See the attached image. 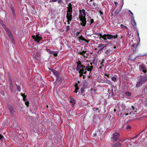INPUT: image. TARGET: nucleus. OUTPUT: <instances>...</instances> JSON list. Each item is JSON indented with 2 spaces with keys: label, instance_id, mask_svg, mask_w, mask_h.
<instances>
[{
  "label": "nucleus",
  "instance_id": "f257e3e1",
  "mask_svg": "<svg viewBox=\"0 0 147 147\" xmlns=\"http://www.w3.org/2000/svg\"><path fill=\"white\" fill-rule=\"evenodd\" d=\"M96 34L98 36H100V39L102 38L104 40H107V39H111L116 38L118 37L117 34H115V35H113L109 34H104L103 35L101 34L96 33Z\"/></svg>",
  "mask_w": 147,
  "mask_h": 147
},
{
  "label": "nucleus",
  "instance_id": "f03ea898",
  "mask_svg": "<svg viewBox=\"0 0 147 147\" xmlns=\"http://www.w3.org/2000/svg\"><path fill=\"white\" fill-rule=\"evenodd\" d=\"M3 28L5 30V31L9 38L11 39V40H13L14 38L12 34L11 33L10 30L8 28L6 27V25H4L3 26Z\"/></svg>",
  "mask_w": 147,
  "mask_h": 147
},
{
  "label": "nucleus",
  "instance_id": "7ed1b4c3",
  "mask_svg": "<svg viewBox=\"0 0 147 147\" xmlns=\"http://www.w3.org/2000/svg\"><path fill=\"white\" fill-rule=\"evenodd\" d=\"M72 10H68L67 11L66 18L67 20L68 24H69V22L71 21L72 19Z\"/></svg>",
  "mask_w": 147,
  "mask_h": 147
},
{
  "label": "nucleus",
  "instance_id": "20e7f679",
  "mask_svg": "<svg viewBox=\"0 0 147 147\" xmlns=\"http://www.w3.org/2000/svg\"><path fill=\"white\" fill-rule=\"evenodd\" d=\"M32 37L34 40L35 42L37 43H39L40 40H42V38L41 36H39V34H37L36 35H33Z\"/></svg>",
  "mask_w": 147,
  "mask_h": 147
},
{
  "label": "nucleus",
  "instance_id": "39448f33",
  "mask_svg": "<svg viewBox=\"0 0 147 147\" xmlns=\"http://www.w3.org/2000/svg\"><path fill=\"white\" fill-rule=\"evenodd\" d=\"M79 18L80 20L82 22V23H80L81 25L83 26H85L86 22V19L85 16H79Z\"/></svg>",
  "mask_w": 147,
  "mask_h": 147
},
{
  "label": "nucleus",
  "instance_id": "423d86ee",
  "mask_svg": "<svg viewBox=\"0 0 147 147\" xmlns=\"http://www.w3.org/2000/svg\"><path fill=\"white\" fill-rule=\"evenodd\" d=\"M81 68H82V69H84L85 70H87L88 71L90 72L93 69V66H90L89 64L88 65L86 66L82 65Z\"/></svg>",
  "mask_w": 147,
  "mask_h": 147
},
{
  "label": "nucleus",
  "instance_id": "0eeeda50",
  "mask_svg": "<svg viewBox=\"0 0 147 147\" xmlns=\"http://www.w3.org/2000/svg\"><path fill=\"white\" fill-rule=\"evenodd\" d=\"M146 67V65L143 64L139 65V70L140 71L144 72V73L147 72Z\"/></svg>",
  "mask_w": 147,
  "mask_h": 147
},
{
  "label": "nucleus",
  "instance_id": "6e6552de",
  "mask_svg": "<svg viewBox=\"0 0 147 147\" xmlns=\"http://www.w3.org/2000/svg\"><path fill=\"white\" fill-rule=\"evenodd\" d=\"M120 136V134L117 132L115 133L113 135L112 140L113 141H117Z\"/></svg>",
  "mask_w": 147,
  "mask_h": 147
},
{
  "label": "nucleus",
  "instance_id": "1a4fd4ad",
  "mask_svg": "<svg viewBox=\"0 0 147 147\" xmlns=\"http://www.w3.org/2000/svg\"><path fill=\"white\" fill-rule=\"evenodd\" d=\"M7 108L10 113L11 115H13L15 112V111L12 106L11 105H8Z\"/></svg>",
  "mask_w": 147,
  "mask_h": 147
},
{
  "label": "nucleus",
  "instance_id": "9d476101",
  "mask_svg": "<svg viewBox=\"0 0 147 147\" xmlns=\"http://www.w3.org/2000/svg\"><path fill=\"white\" fill-rule=\"evenodd\" d=\"M139 80L144 84L147 81V77L145 76H141Z\"/></svg>",
  "mask_w": 147,
  "mask_h": 147
},
{
  "label": "nucleus",
  "instance_id": "9b49d317",
  "mask_svg": "<svg viewBox=\"0 0 147 147\" xmlns=\"http://www.w3.org/2000/svg\"><path fill=\"white\" fill-rule=\"evenodd\" d=\"M131 23L133 26V28L135 29L136 27V23L134 19V17L133 16V18H131Z\"/></svg>",
  "mask_w": 147,
  "mask_h": 147
},
{
  "label": "nucleus",
  "instance_id": "f8f14e48",
  "mask_svg": "<svg viewBox=\"0 0 147 147\" xmlns=\"http://www.w3.org/2000/svg\"><path fill=\"white\" fill-rule=\"evenodd\" d=\"M76 63L77 64V66L76 68V71H78L81 68L82 65L81 64V62L80 60H78V61L76 62Z\"/></svg>",
  "mask_w": 147,
  "mask_h": 147
},
{
  "label": "nucleus",
  "instance_id": "ddd939ff",
  "mask_svg": "<svg viewBox=\"0 0 147 147\" xmlns=\"http://www.w3.org/2000/svg\"><path fill=\"white\" fill-rule=\"evenodd\" d=\"M86 51H79L78 52V53L80 55L84 57L87 58V55H86V56L85 55V54L86 53Z\"/></svg>",
  "mask_w": 147,
  "mask_h": 147
},
{
  "label": "nucleus",
  "instance_id": "4468645a",
  "mask_svg": "<svg viewBox=\"0 0 147 147\" xmlns=\"http://www.w3.org/2000/svg\"><path fill=\"white\" fill-rule=\"evenodd\" d=\"M80 15L79 16H86V12L84 9H83L82 10H79Z\"/></svg>",
  "mask_w": 147,
  "mask_h": 147
},
{
  "label": "nucleus",
  "instance_id": "2eb2a0df",
  "mask_svg": "<svg viewBox=\"0 0 147 147\" xmlns=\"http://www.w3.org/2000/svg\"><path fill=\"white\" fill-rule=\"evenodd\" d=\"M142 82H140V80L137 82L136 84V87L138 88L140 87H141L143 84Z\"/></svg>",
  "mask_w": 147,
  "mask_h": 147
},
{
  "label": "nucleus",
  "instance_id": "dca6fc26",
  "mask_svg": "<svg viewBox=\"0 0 147 147\" xmlns=\"http://www.w3.org/2000/svg\"><path fill=\"white\" fill-rule=\"evenodd\" d=\"M70 102L71 103L72 106L73 107L76 103L75 100L74 98L71 97H70Z\"/></svg>",
  "mask_w": 147,
  "mask_h": 147
},
{
  "label": "nucleus",
  "instance_id": "f3484780",
  "mask_svg": "<svg viewBox=\"0 0 147 147\" xmlns=\"http://www.w3.org/2000/svg\"><path fill=\"white\" fill-rule=\"evenodd\" d=\"M50 70L54 74L55 76H56L59 74V73L58 71L55 70L53 69H51Z\"/></svg>",
  "mask_w": 147,
  "mask_h": 147
},
{
  "label": "nucleus",
  "instance_id": "a211bd4d",
  "mask_svg": "<svg viewBox=\"0 0 147 147\" xmlns=\"http://www.w3.org/2000/svg\"><path fill=\"white\" fill-rule=\"evenodd\" d=\"M90 6L92 7L93 9H96L97 7V5L95 3L92 2L90 3Z\"/></svg>",
  "mask_w": 147,
  "mask_h": 147
},
{
  "label": "nucleus",
  "instance_id": "6ab92c4d",
  "mask_svg": "<svg viewBox=\"0 0 147 147\" xmlns=\"http://www.w3.org/2000/svg\"><path fill=\"white\" fill-rule=\"evenodd\" d=\"M121 144L119 142H117L113 144V147H121Z\"/></svg>",
  "mask_w": 147,
  "mask_h": 147
},
{
  "label": "nucleus",
  "instance_id": "aec40b11",
  "mask_svg": "<svg viewBox=\"0 0 147 147\" xmlns=\"http://www.w3.org/2000/svg\"><path fill=\"white\" fill-rule=\"evenodd\" d=\"M103 44H100L98 45L97 46V48L99 49V51L102 50L103 49Z\"/></svg>",
  "mask_w": 147,
  "mask_h": 147
},
{
  "label": "nucleus",
  "instance_id": "412c9836",
  "mask_svg": "<svg viewBox=\"0 0 147 147\" xmlns=\"http://www.w3.org/2000/svg\"><path fill=\"white\" fill-rule=\"evenodd\" d=\"M40 56V54L39 52H37L34 56V57L35 59L38 60L39 57Z\"/></svg>",
  "mask_w": 147,
  "mask_h": 147
},
{
  "label": "nucleus",
  "instance_id": "4be33fe9",
  "mask_svg": "<svg viewBox=\"0 0 147 147\" xmlns=\"http://www.w3.org/2000/svg\"><path fill=\"white\" fill-rule=\"evenodd\" d=\"M56 78L57 81L58 82H59L62 80V77L61 76H59V74L56 76Z\"/></svg>",
  "mask_w": 147,
  "mask_h": 147
},
{
  "label": "nucleus",
  "instance_id": "5701e85b",
  "mask_svg": "<svg viewBox=\"0 0 147 147\" xmlns=\"http://www.w3.org/2000/svg\"><path fill=\"white\" fill-rule=\"evenodd\" d=\"M8 82L9 84L10 85V88H12L13 86V83L11 79V78H9L8 79Z\"/></svg>",
  "mask_w": 147,
  "mask_h": 147
},
{
  "label": "nucleus",
  "instance_id": "b1692460",
  "mask_svg": "<svg viewBox=\"0 0 147 147\" xmlns=\"http://www.w3.org/2000/svg\"><path fill=\"white\" fill-rule=\"evenodd\" d=\"M21 96L23 97V100L24 101H26L27 100L26 99V96L24 94L22 93L21 94Z\"/></svg>",
  "mask_w": 147,
  "mask_h": 147
},
{
  "label": "nucleus",
  "instance_id": "393cba45",
  "mask_svg": "<svg viewBox=\"0 0 147 147\" xmlns=\"http://www.w3.org/2000/svg\"><path fill=\"white\" fill-rule=\"evenodd\" d=\"M68 7H67V8L68 10H72V4L71 3H69L68 5Z\"/></svg>",
  "mask_w": 147,
  "mask_h": 147
},
{
  "label": "nucleus",
  "instance_id": "a878e982",
  "mask_svg": "<svg viewBox=\"0 0 147 147\" xmlns=\"http://www.w3.org/2000/svg\"><path fill=\"white\" fill-rule=\"evenodd\" d=\"M108 45H111L113 46L115 45V41H109L108 42Z\"/></svg>",
  "mask_w": 147,
  "mask_h": 147
},
{
  "label": "nucleus",
  "instance_id": "bb28decb",
  "mask_svg": "<svg viewBox=\"0 0 147 147\" xmlns=\"http://www.w3.org/2000/svg\"><path fill=\"white\" fill-rule=\"evenodd\" d=\"M80 94L81 95H83L84 93V92H85V90L84 89V88H82L80 90Z\"/></svg>",
  "mask_w": 147,
  "mask_h": 147
},
{
  "label": "nucleus",
  "instance_id": "cd10ccee",
  "mask_svg": "<svg viewBox=\"0 0 147 147\" xmlns=\"http://www.w3.org/2000/svg\"><path fill=\"white\" fill-rule=\"evenodd\" d=\"M16 85L17 86V90L18 91L20 92L21 90V88H20V87L18 85L16 84Z\"/></svg>",
  "mask_w": 147,
  "mask_h": 147
},
{
  "label": "nucleus",
  "instance_id": "c85d7f7f",
  "mask_svg": "<svg viewBox=\"0 0 147 147\" xmlns=\"http://www.w3.org/2000/svg\"><path fill=\"white\" fill-rule=\"evenodd\" d=\"M120 26H121V27L122 28H123V29L125 28L127 29H128V28L126 26H124L123 24H121Z\"/></svg>",
  "mask_w": 147,
  "mask_h": 147
},
{
  "label": "nucleus",
  "instance_id": "c756f323",
  "mask_svg": "<svg viewBox=\"0 0 147 147\" xmlns=\"http://www.w3.org/2000/svg\"><path fill=\"white\" fill-rule=\"evenodd\" d=\"M125 94L127 96H129L131 95V93L128 92H126L125 93Z\"/></svg>",
  "mask_w": 147,
  "mask_h": 147
},
{
  "label": "nucleus",
  "instance_id": "7c9ffc66",
  "mask_svg": "<svg viewBox=\"0 0 147 147\" xmlns=\"http://www.w3.org/2000/svg\"><path fill=\"white\" fill-rule=\"evenodd\" d=\"M78 38L79 39V40H82L83 41L84 40V38L82 36H79L78 37Z\"/></svg>",
  "mask_w": 147,
  "mask_h": 147
},
{
  "label": "nucleus",
  "instance_id": "2f4dec72",
  "mask_svg": "<svg viewBox=\"0 0 147 147\" xmlns=\"http://www.w3.org/2000/svg\"><path fill=\"white\" fill-rule=\"evenodd\" d=\"M24 102H25V103L26 105V106L28 107L29 106V101L28 100H27L26 101H24Z\"/></svg>",
  "mask_w": 147,
  "mask_h": 147
},
{
  "label": "nucleus",
  "instance_id": "473e14b6",
  "mask_svg": "<svg viewBox=\"0 0 147 147\" xmlns=\"http://www.w3.org/2000/svg\"><path fill=\"white\" fill-rule=\"evenodd\" d=\"M84 70H85V69H81L79 70V73H84Z\"/></svg>",
  "mask_w": 147,
  "mask_h": 147
},
{
  "label": "nucleus",
  "instance_id": "72a5a7b5",
  "mask_svg": "<svg viewBox=\"0 0 147 147\" xmlns=\"http://www.w3.org/2000/svg\"><path fill=\"white\" fill-rule=\"evenodd\" d=\"M131 127L129 125H127L126 126V128L127 130H129L131 129Z\"/></svg>",
  "mask_w": 147,
  "mask_h": 147
},
{
  "label": "nucleus",
  "instance_id": "f704fd0d",
  "mask_svg": "<svg viewBox=\"0 0 147 147\" xmlns=\"http://www.w3.org/2000/svg\"><path fill=\"white\" fill-rule=\"evenodd\" d=\"M7 76H8V79L11 78V75L10 73H7Z\"/></svg>",
  "mask_w": 147,
  "mask_h": 147
},
{
  "label": "nucleus",
  "instance_id": "c9c22d12",
  "mask_svg": "<svg viewBox=\"0 0 147 147\" xmlns=\"http://www.w3.org/2000/svg\"><path fill=\"white\" fill-rule=\"evenodd\" d=\"M79 89V88L78 87H76L75 88V90L74 91V92L77 93L78 92V90Z\"/></svg>",
  "mask_w": 147,
  "mask_h": 147
},
{
  "label": "nucleus",
  "instance_id": "e433bc0d",
  "mask_svg": "<svg viewBox=\"0 0 147 147\" xmlns=\"http://www.w3.org/2000/svg\"><path fill=\"white\" fill-rule=\"evenodd\" d=\"M105 61V60L104 59H103L102 60V61L101 63H100V65L102 66H104V65L103 64V63Z\"/></svg>",
  "mask_w": 147,
  "mask_h": 147
},
{
  "label": "nucleus",
  "instance_id": "4c0bfd02",
  "mask_svg": "<svg viewBox=\"0 0 147 147\" xmlns=\"http://www.w3.org/2000/svg\"><path fill=\"white\" fill-rule=\"evenodd\" d=\"M126 34L127 36L129 37L131 35V33L128 31H126Z\"/></svg>",
  "mask_w": 147,
  "mask_h": 147
},
{
  "label": "nucleus",
  "instance_id": "58836bf2",
  "mask_svg": "<svg viewBox=\"0 0 147 147\" xmlns=\"http://www.w3.org/2000/svg\"><path fill=\"white\" fill-rule=\"evenodd\" d=\"M132 46L134 47L135 49H136L137 47V45H136V44H133L132 45Z\"/></svg>",
  "mask_w": 147,
  "mask_h": 147
},
{
  "label": "nucleus",
  "instance_id": "ea45409f",
  "mask_svg": "<svg viewBox=\"0 0 147 147\" xmlns=\"http://www.w3.org/2000/svg\"><path fill=\"white\" fill-rule=\"evenodd\" d=\"M103 49H105L107 48V46L108 45L106 44H103Z\"/></svg>",
  "mask_w": 147,
  "mask_h": 147
},
{
  "label": "nucleus",
  "instance_id": "a19ab883",
  "mask_svg": "<svg viewBox=\"0 0 147 147\" xmlns=\"http://www.w3.org/2000/svg\"><path fill=\"white\" fill-rule=\"evenodd\" d=\"M112 80L114 82H115L116 80V78L115 77H113L112 78Z\"/></svg>",
  "mask_w": 147,
  "mask_h": 147
},
{
  "label": "nucleus",
  "instance_id": "79ce46f5",
  "mask_svg": "<svg viewBox=\"0 0 147 147\" xmlns=\"http://www.w3.org/2000/svg\"><path fill=\"white\" fill-rule=\"evenodd\" d=\"M66 31L67 32L70 29V27L69 26H67L66 27Z\"/></svg>",
  "mask_w": 147,
  "mask_h": 147
},
{
  "label": "nucleus",
  "instance_id": "37998d69",
  "mask_svg": "<svg viewBox=\"0 0 147 147\" xmlns=\"http://www.w3.org/2000/svg\"><path fill=\"white\" fill-rule=\"evenodd\" d=\"M110 51V50L109 49L105 51V53L106 54H108V53Z\"/></svg>",
  "mask_w": 147,
  "mask_h": 147
},
{
  "label": "nucleus",
  "instance_id": "c03bdc74",
  "mask_svg": "<svg viewBox=\"0 0 147 147\" xmlns=\"http://www.w3.org/2000/svg\"><path fill=\"white\" fill-rule=\"evenodd\" d=\"M129 13H130L132 15V18H133V16L134 17V16L133 13L131 11H130V10H129Z\"/></svg>",
  "mask_w": 147,
  "mask_h": 147
},
{
  "label": "nucleus",
  "instance_id": "a18cd8bd",
  "mask_svg": "<svg viewBox=\"0 0 147 147\" xmlns=\"http://www.w3.org/2000/svg\"><path fill=\"white\" fill-rule=\"evenodd\" d=\"M12 13L13 14V16L14 18H15V13L14 11H11Z\"/></svg>",
  "mask_w": 147,
  "mask_h": 147
},
{
  "label": "nucleus",
  "instance_id": "49530a36",
  "mask_svg": "<svg viewBox=\"0 0 147 147\" xmlns=\"http://www.w3.org/2000/svg\"><path fill=\"white\" fill-rule=\"evenodd\" d=\"M94 22V20L93 19H90V24H91L93 23Z\"/></svg>",
  "mask_w": 147,
  "mask_h": 147
},
{
  "label": "nucleus",
  "instance_id": "de8ad7c7",
  "mask_svg": "<svg viewBox=\"0 0 147 147\" xmlns=\"http://www.w3.org/2000/svg\"><path fill=\"white\" fill-rule=\"evenodd\" d=\"M109 93L110 94H111V96H113V90H112L110 91V92H109Z\"/></svg>",
  "mask_w": 147,
  "mask_h": 147
},
{
  "label": "nucleus",
  "instance_id": "09e8293b",
  "mask_svg": "<svg viewBox=\"0 0 147 147\" xmlns=\"http://www.w3.org/2000/svg\"><path fill=\"white\" fill-rule=\"evenodd\" d=\"M140 133L139 134L137 135H136L134 137V138H138L139 136L140 135Z\"/></svg>",
  "mask_w": 147,
  "mask_h": 147
},
{
  "label": "nucleus",
  "instance_id": "8fccbe9b",
  "mask_svg": "<svg viewBox=\"0 0 147 147\" xmlns=\"http://www.w3.org/2000/svg\"><path fill=\"white\" fill-rule=\"evenodd\" d=\"M119 12H120V11L117 10L115 11V13H116V14H118L119 13Z\"/></svg>",
  "mask_w": 147,
  "mask_h": 147
},
{
  "label": "nucleus",
  "instance_id": "3c124183",
  "mask_svg": "<svg viewBox=\"0 0 147 147\" xmlns=\"http://www.w3.org/2000/svg\"><path fill=\"white\" fill-rule=\"evenodd\" d=\"M83 41H85L86 43H88L89 42V41L88 40H87L86 39L84 38V40Z\"/></svg>",
  "mask_w": 147,
  "mask_h": 147
},
{
  "label": "nucleus",
  "instance_id": "603ef678",
  "mask_svg": "<svg viewBox=\"0 0 147 147\" xmlns=\"http://www.w3.org/2000/svg\"><path fill=\"white\" fill-rule=\"evenodd\" d=\"M53 55L54 56L56 57L57 56V53H54L53 54Z\"/></svg>",
  "mask_w": 147,
  "mask_h": 147
},
{
  "label": "nucleus",
  "instance_id": "864d4df0",
  "mask_svg": "<svg viewBox=\"0 0 147 147\" xmlns=\"http://www.w3.org/2000/svg\"><path fill=\"white\" fill-rule=\"evenodd\" d=\"M57 1L58 3H60L61 2L62 0H57Z\"/></svg>",
  "mask_w": 147,
  "mask_h": 147
},
{
  "label": "nucleus",
  "instance_id": "5fc2aeb1",
  "mask_svg": "<svg viewBox=\"0 0 147 147\" xmlns=\"http://www.w3.org/2000/svg\"><path fill=\"white\" fill-rule=\"evenodd\" d=\"M80 74V75H79V76L80 77H82V75L83 74V73H79Z\"/></svg>",
  "mask_w": 147,
  "mask_h": 147
},
{
  "label": "nucleus",
  "instance_id": "6e6d98bb",
  "mask_svg": "<svg viewBox=\"0 0 147 147\" xmlns=\"http://www.w3.org/2000/svg\"><path fill=\"white\" fill-rule=\"evenodd\" d=\"M99 12H100V14L101 16V17H102V15L103 16V14L102 12L101 11H100Z\"/></svg>",
  "mask_w": 147,
  "mask_h": 147
},
{
  "label": "nucleus",
  "instance_id": "4d7b16f0",
  "mask_svg": "<svg viewBox=\"0 0 147 147\" xmlns=\"http://www.w3.org/2000/svg\"><path fill=\"white\" fill-rule=\"evenodd\" d=\"M121 107L122 108H123V109H124L125 108V107L124 105H122L121 106Z\"/></svg>",
  "mask_w": 147,
  "mask_h": 147
},
{
  "label": "nucleus",
  "instance_id": "13d9d810",
  "mask_svg": "<svg viewBox=\"0 0 147 147\" xmlns=\"http://www.w3.org/2000/svg\"><path fill=\"white\" fill-rule=\"evenodd\" d=\"M3 138V136L1 135V134H0V140L2 139Z\"/></svg>",
  "mask_w": 147,
  "mask_h": 147
},
{
  "label": "nucleus",
  "instance_id": "bf43d9fd",
  "mask_svg": "<svg viewBox=\"0 0 147 147\" xmlns=\"http://www.w3.org/2000/svg\"><path fill=\"white\" fill-rule=\"evenodd\" d=\"M11 11H14V8H13V7L11 8Z\"/></svg>",
  "mask_w": 147,
  "mask_h": 147
},
{
  "label": "nucleus",
  "instance_id": "052dcab7",
  "mask_svg": "<svg viewBox=\"0 0 147 147\" xmlns=\"http://www.w3.org/2000/svg\"><path fill=\"white\" fill-rule=\"evenodd\" d=\"M78 84L77 83H76L75 84V85H74V86L75 87V88H76V87H78Z\"/></svg>",
  "mask_w": 147,
  "mask_h": 147
},
{
  "label": "nucleus",
  "instance_id": "680f3d73",
  "mask_svg": "<svg viewBox=\"0 0 147 147\" xmlns=\"http://www.w3.org/2000/svg\"><path fill=\"white\" fill-rule=\"evenodd\" d=\"M86 70H84V73H83V74H86L87 71H86Z\"/></svg>",
  "mask_w": 147,
  "mask_h": 147
},
{
  "label": "nucleus",
  "instance_id": "e2e57ef3",
  "mask_svg": "<svg viewBox=\"0 0 147 147\" xmlns=\"http://www.w3.org/2000/svg\"><path fill=\"white\" fill-rule=\"evenodd\" d=\"M94 109H96V110H99V109H100V107H99V108H94Z\"/></svg>",
  "mask_w": 147,
  "mask_h": 147
},
{
  "label": "nucleus",
  "instance_id": "0e129e2a",
  "mask_svg": "<svg viewBox=\"0 0 147 147\" xmlns=\"http://www.w3.org/2000/svg\"><path fill=\"white\" fill-rule=\"evenodd\" d=\"M97 135V134L95 133L93 135V136L95 137Z\"/></svg>",
  "mask_w": 147,
  "mask_h": 147
},
{
  "label": "nucleus",
  "instance_id": "69168bd1",
  "mask_svg": "<svg viewBox=\"0 0 147 147\" xmlns=\"http://www.w3.org/2000/svg\"><path fill=\"white\" fill-rule=\"evenodd\" d=\"M52 2H55L57 1V0H52Z\"/></svg>",
  "mask_w": 147,
  "mask_h": 147
},
{
  "label": "nucleus",
  "instance_id": "338daca9",
  "mask_svg": "<svg viewBox=\"0 0 147 147\" xmlns=\"http://www.w3.org/2000/svg\"><path fill=\"white\" fill-rule=\"evenodd\" d=\"M131 107L132 108L133 110H134L135 109V108L133 106H131Z\"/></svg>",
  "mask_w": 147,
  "mask_h": 147
},
{
  "label": "nucleus",
  "instance_id": "774afa93",
  "mask_svg": "<svg viewBox=\"0 0 147 147\" xmlns=\"http://www.w3.org/2000/svg\"><path fill=\"white\" fill-rule=\"evenodd\" d=\"M114 3L116 5H117V4H118V3L115 2H114Z\"/></svg>",
  "mask_w": 147,
  "mask_h": 147
}]
</instances>
